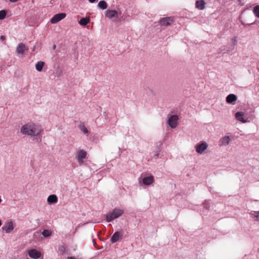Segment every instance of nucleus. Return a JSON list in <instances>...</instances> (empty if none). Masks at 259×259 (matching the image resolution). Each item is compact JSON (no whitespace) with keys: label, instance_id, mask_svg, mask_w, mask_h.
<instances>
[{"label":"nucleus","instance_id":"nucleus-9","mask_svg":"<svg viewBox=\"0 0 259 259\" xmlns=\"http://www.w3.org/2000/svg\"><path fill=\"white\" fill-rule=\"evenodd\" d=\"M231 141V137L229 136H225L221 138L219 141V146L220 147L227 146Z\"/></svg>","mask_w":259,"mask_h":259},{"label":"nucleus","instance_id":"nucleus-1","mask_svg":"<svg viewBox=\"0 0 259 259\" xmlns=\"http://www.w3.org/2000/svg\"><path fill=\"white\" fill-rule=\"evenodd\" d=\"M43 131L40 125L33 123L29 122L24 124L20 129V132L22 135L36 137L39 135Z\"/></svg>","mask_w":259,"mask_h":259},{"label":"nucleus","instance_id":"nucleus-6","mask_svg":"<svg viewBox=\"0 0 259 259\" xmlns=\"http://www.w3.org/2000/svg\"><path fill=\"white\" fill-rule=\"evenodd\" d=\"M179 116L177 115H172L168 117L167 124L171 128H175L178 125Z\"/></svg>","mask_w":259,"mask_h":259},{"label":"nucleus","instance_id":"nucleus-15","mask_svg":"<svg viewBox=\"0 0 259 259\" xmlns=\"http://www.w3.org/2000/svg\"><path fill=\"white\" fill-rule=\"evenodd\" d=\"M205 2L204 0H198L195 3V7L197 9L202 10L205 8Z\"/></svg>","mask_w":259,"mask_h":259},{"label":"nucleus","instance_id":"nucleus-19","mask_svg":"<svg viewBox=\"0 0 259 259\" xmlns=\"http://www.w3.org/2000/svg\"><path fill=\"white\" fill-rule=\"evenodd\" d=\"M90 21V19L89 17H86L84 18H82L79 21L78 23L83 26L87 25Z\"/></svg>","mask_w":259,"mask_h":259},{"label":"nucleus","instance_id":"nucleus-24","mask_svg":"<svg viewBox=\"0 0 259 259\" xmlns=\"http://www.w3.org/2000/svg\"><path fill=\"white\" fill-rule=\"evenodd\" d=\"M79 130L83 133L84 134H88V130L84 124H80L79 125Z\"/></svg>","mask_w":259,"mask_h":259},{"label":"nucleus","instance_id":"nucleus-29","mask_svg":"<svg viewBox=\"0 0 259 259\" xmlns=\"http://www.w3.org/2000/svg\"><path fill=\"white\" fill-rule=\"evenodd\" d=\"M0 39L2 40H5L6 39V37L4 36V35H1L0 36Z\"/></svg>","mask_w":259,"mask_h":259},{"label":"nucleus","instance_id":"nucleus-3","mask_svg":"<svg viewBox=\"0 0 259 259\" xmlns=\"http://www.w3.org/2000/svg\"><path fill=\"white\" fill-rule=\"evenodd\" d=\"M208 147V144L204 141L199 142L195 146L196 152L199 154H203Z\"/></svg>","mask_w":259,"mask_h":259},{"label":"nucleus","instance_id":"nucleus-13","mask_svg":"<svg viewBox=\"0 0 259 259\" xmlns=\"http://www.w3.org/2000/svg\"><path fill=\"white\" fill-rule=\"evenodd\" d=\"M122 236L123 234L121 232L117 231L111 236L110 241L112 243H114L121 239L122 237Z\"/></svg>","mask_w":259,"mask_h":259},{"label":"nucleus","instance_id":"nucleus-10","mask_svg":"<svg viewBox=\"0 0 259 259\" xmlns=\"http://www.w3.org/2000/svg\"><path fill=\"white\" fill-rule=\"evenodd\" d=\"M66 14L64 13H59L55 15L51 19V22L52 24H55L63 19L66 17Z\"/></svg>","mask_w":259,"mask_h":259},{"label":"nucleus","instance_id":"nucleus-32","mask_svg":"<svg viewBox=\"0 0 259 259\" xmlns=\"http://www.w3.org/2000/svg\"><path fill=\"white\" fill-rule=\"evenodd\" d=\"M18 0H10V1L11 2H13V3H14V2H16L17 1H18Z\"/></svg>","mask_w":259,"mask_h":259},{"label":"nucleus","instance_id":"nucleus-11","mask_svg":"<svg viewBox=\"0 0 259 259\" xmlns=\"http://www.w3.org/2000/svg\"><path fill=\"white\" fill-rule=\"evenodd\" d=\"M173 22L174 20L172 17L162 18L159 21L161 26L165 27L171 25Z\"/></svg>","mask_w":259,"mask_h":259},{"label":"nucleus","instance_id":"nucleus-17","mask_svg":"<svg viewBox=\"0 0 259 259\" xmlns=\"http://www.w3.org/2000/svg\"><path fill=\"white\" fill-rule=\"evenodd\" d=\"M237 100V97L234 94H229L226 97V102L227 103L234 104V102Z\"/></svg>","mask_w":259,"mask_h":259},{"label":"nucleus","instance_id":"nucleus-21","mask_svg":"<svg viewBox=\"0 0 259 259\" xmlns=\"http://www.w3.org/2000/svg\"><path fill=\"white\" fill-rule=\"evenodd\" d=\"M45 65V62L43 61H39L35 64V68L37 71L41 72Z\"/></svg>","mask_w":259,"mask_h":259},{"label":"nucleus","instance_id":"nucleus-26","mask_svg":"<svg viewBox=\"0 0 259 259\" xmlns=\"http://www.w3.org/2000/svg\"><path fill=\"white\" fill-rule=\"evenodd\" d=\"M66 251V248L64 246L61 245L59 247V252L60 254H63Z\"/></svg>","mask_w":259,"mask_h":259},{"label":"nucleus","instance_id":"nucleus-18","mask_svg":"<svg viewBox=\"0 0 259 259\" xmlns=\"http://www.w3.org/2000/svg\"><path fill=\"white\" fill-rule=\"evenodd\" d=\"M26 50V46L23 43H20L16 48L17 52L20 54H23Z\"/></svg>","mask_w":259,"mask_h":259},{"label":"nucleus","instance_id":"nucleus-23","mask_svg":"<svg viewBox=\"0 0 259 259\" xmlns=\"http://www.w3.org/2000/svg\"><path fill=\"white\" fill-rule=\"evenodd\" d=\"M98 7L102 10H105L107 8V4L105 1H101L98 3Z\"/></svg>","mask_w":259,"mask_h":259},{"label":"nucleus","instance_id":"nucleus-33","mask_svg":"<svg viewBox=\"0 0 259 259\" xmlns=\"http://www.w3.org/2000/svg\"><path fill=\"white\" fill-rule=\"evenodd\" d=\"M53 48L54 50H55L56 48V46L55 45H54L53 46Z\"/></svg>","mask_w":259,"mask_h":259},{"label":"nucleus","instance_id":"nucleus-4","mask_svg":"<svg viewBox=\"0 0 259 259\" xmlns=\"http://www.w3.org/2000/svg\"><path fill=\"white\" fill-rule=\"evenodd\" d=\"M15 227V224L13 221H8L3 226L2 230L6 234H10L14 230Z\"/></svg>","mask_w":259,"mask_h":259},{"label":"nucleus","instance_id":"nucleus-25","mask_svg":"<svg viewBox=\"0 0 259 259\" xmlns=\"http://www.w3.org/2000/svg\"><path fill=\"white\" fill-rule=\"evenodd\" d=\"M52 231L47 229L44 230L41 233L43 236L45 238L50 236L52 235Z\"/></svg>","mask_w":259,"mask_h":259},{"label":"nucleus","instance_id":"nucleus-7","mask_svg":"<svg viewBox=\"0 0 259 259\" xmlns=\"http://www.w3.org/2000/svg\"><path fill=\"white\" fill-rule=\"evenodd\" d=\"M87 152L84 150H78L76 155L77 161L80 165L84 163V160L87 158Z\"/></svg>","mask_w":259,"mask_h":259},{"label":"nucleus","instance_id":"nucleus-8","mask_svg":"<svg viewBox=\"0 0 259 259\" xmlns=\"http://www.w3.org/2000/svg\"><path fill=\"white\" fill-rule=\"evenodd\" d=\"M28 255L33 259H38L41 256L40 251L36 249H31L28 251Z\"/></svg>","mask_w":259,"mask_h":259},{"label":"nucleus","instance_id":"nucleus-2","mask_svg":"<svg viewBox=\"0 0 259 259\" xmlns=\"http://www.w3.org/2000/svg\"><path fill=\"white\" fill-rule=\"evenodd\" d=\"M124 213V210L121 209L114 208L112 211L107 213L106 215V220L107 222H111L114 220L118 218Z\"/></svg>","mask_w":259,"mask_h":259},{"label":"nucleus","instance_id":"nucleus-30","mask_svg":"<svg viewBox=\"0 0 259 259\" xmlns=\"http://www.w3.org/2000/svg\"><path fill=\"white\" fill-rule=\"evenodd\" d=\"M237 41L236 38L233 39V44H234V46H235L236 45Z\"/></svg>","mask_w":259,"mask_h":259},{"label":"nucleus","instance_id":"nucleus-16","mask_svg":"<svg viewBox=\"0 0 259 259\" xmlns=\"http://www.w3.org/2000/svg\"><path fill=\"white\" fill-rule=\"evenodd\" d=\"M58 197L55 194H52L50 196L47 198V202L49 204H55L58 202Z\"/></svg>","mask_w":259,"mask_h":259},{"label":"nucleus","instance_id":"nucleus-28","mask_svg":"<svg viewBox=\"0 0 259 259\" xmlns=\"http://www.w3.org/2000/svg\"><path fill=\"white\" fill-rule=\"evenodd\" d=\"M159 151H157L156 152V153L155 154V155H154V157L156 158H157L159 156Z\"/></svg>","mask_w":259,"mask_h":259},{"label":"nucleus","instance_id":"nucleus-22","mask_svg":"<svg viewBox=\"0 0 259 259\" xmlns=\"http://www.w3.org/2000/svg\"><path fill=\"white\" fill-rule=\"evenodd\" d=\"M252 12L254 16L259 19V5H257L253 8Z\"/></svg>","mask_w":259,"mask_h":259},{"label":"nucleus","instance_id":"nucleus-12","mask_svg":"<svg viewBox=\"0 0 259 259\" xmlns=\"http://www.w3.org/2000/svg\"><path fill=\"white\" fill-rule=\"evenodd\" d=\"M105 15L110 19L118 17V13L115 10H107L105 12Z\"/></svg>","mask_w":259,"mask_h":259},{"label":"nucleus","instance_id":"nucleus-31","mask_svg":"<svg viewBox=\"0 0 259 259\" xmlns=\"http://www.w3.org/2000/svg\"><path fill=\"white\" fill-rule=\"evenodd\" d=\"M67 259H76V258L74 257L70 256V257H68Z\"/></svg>","mask_w":259,"mask_h":259},{"label":"nucleus","instance_id":"nucleus-5","mask_svg":"<svg viewBox=\"0 0 259 259\" xmlns=\"http://www.w3.org/2000/svg\"><path fill=\"white\" fill-rule=\"evenodd\" d=\"M235 117L237 121L242 123H248L250 121L249 118L246 116V114L242 111L237 112L235 114Z\"/></svg>","mask_w":259,"mask_h":259},{"label":"nucleus","instance_id":"nucleus-14","mask_svg":"<svg viewBox=\"0 0 259 259\" xmlns=\"http://www.w3.org/2000/svg\"><path fill=\"white\" fill-rule=\"evenodd\" d=\"M154 177L152 176H149L148 177H144L143 179V183L145 185H150L152 184L154 182Z\"/></svg>","mask_w":259,"mask_h":259},{"label":"nucleus","instance_id":"nucleus-27","mask_svg":"<svg viewBox=\"0 0 259 259\" xmlns=\"http://www.w3.org/2000/svg\"><path fill=\"white\" fill-rule=\"evenodd\" d=\"M6 16V12L4 10L0 11V19H3Z\"/></svg>","mask_w":259,"mask_h":259},{"label":"nucleus","instance_id":"nucleus-20","mask_svg":"<svg viewBox=\"0 0 259 259\" xmlns=\"http://www.w3.org/2000/svg\"><path fill=\"white\" fill-rule=\"evenodd\" d=\"M250 214L254 220L259 222V211H252Z\"/></svg>","mask_w":259,"mask_h":259}]
</instances>
